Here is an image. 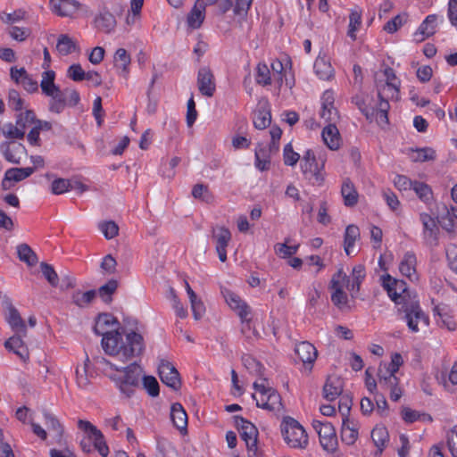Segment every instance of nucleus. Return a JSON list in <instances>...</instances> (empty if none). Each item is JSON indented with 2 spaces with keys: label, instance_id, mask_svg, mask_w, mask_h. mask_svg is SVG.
I'll return each mask as SVG.
<instances>
[{
  "label": "nucleus",
  "instance_id": "nucleus-1",
  "mask_svg": "<svg viewBox=\"0 0 457 457\" xmlns=\"http://www.w3.org/2000/svg\"><path fill=\"white\" fill-rule=\"evenodd\" d=\"M400 85V79L394 71L386 68L377 79L378 99L375 100L368 95H358L354 96L353 102L368 120L384 126L388 121V101L398 99Z\"/></svg>",
  "mask_w": 457,
  "mask_h": 457
},
{
  "label": "nucleus",
  "instance_id": "nucleus-2",
  "mask_svg": "<svg viewBox=\"0 0 457 457\" xmlns=\"http://www.w3.org/2000/svg\"><path fill=\"white\" fill-rule=\"evenodd\" d=\"M104 352L126 362L140 356L145 348L143 335L135 328L123 327L113 337H108L102 347Z\"/></svg>",
  "mask_w": 457,
  "mask_h": 457
},
{
  "label": "nucleus",
  "instance_id": "nucleus-3",
  "mask_svg": "<svg viewBox=\"0 0 457 457\" xmlns=\"http://www.w3.org/2000/svg\"><path fill=\"white\" fill-rule=\"evenodd\" d=\"M104 372L114 383L120 394L127 397L135 392L143 376V369L137 363L119 368L110 361H105Z\"/></svg>",
  "mask_w": 457,
  "mask_h": 457
},
{
  "label": "nucleus",
  "instance_id": "nucleus-4",
  "mask_svg": "<svg viewBox=\"0 0 457 457\" xmlns=\"http://www.w3.org/2000/svg\"><path fill=\"white\" fill-rule=\"evenodd\" d=\"M280 432L286 445L293 449L303 450L309 445V436L303 426L292 417H284Z\"/></svg>",
  "mask_w": 457,
  "mask_h": 457
},
{
  "label": "nucleus",
  "instance_id": "nucleus-5",
  "mask_svg": "<svg viewBox=\"0 0 457 457\" xmlns=\"http://www.w3.org/2000/svg\"><path fill=\"white\" fill-rule=\"evenodd\" d=\"M78 427L83 433L80 445L85 453H91L93 450H96L103 457H106L109 454V448L104 436L96 426L87 420H79Z\"/></svg>",
  "mask_w": 457,
  "mask_h": 457
},
{
  "label": "nucleus",
  "instance_id": "nucleus-6",
  "mask_svg": "<svg viewBox=\"0 0 457 457\" xmlns=\"http://www.w3.org/2000/svg\"><path fill=\"white\" fill-rule=\"evenodd\" d=\"M253 388L252 396L259 408L277 412L282 410L280 395L265 379L255 381Z\"/></svg>",
  "mask_w": 457,
  "mask_h": 457
},
{
  "label": "nucleus",
  "instance_id": "nucleus-7",
  "mask_svg": "<svg viewBox=\"0 0 457 457\" xmlns=\"http://www.w3.org/2000/svg\"><path fill=\"white\" fill-rule=\"evenodd\" d=\"M326 162L327 157L325 154L320 155L317 158L313 151L307 150L301 161V170L314 185L322 186L327 176L325 171Z\"/></svg>",
  "mask_w": 457,
  "mask_h": 457
},
{
  "label": "nucleus",
  "instance_id": "nucleus-8",
  "mask_svg": "<svg viewBox=\"0 0 457 457\" xmlns=\"http://www.w3.org/2000/svg\"><path fill=\"white\" fill-rule=\"evenodd\" d=\"M222 295L228 306L235 312L240 318L242 322V332L246 337H250L251 333L255 335L254 330L252 331L251 325V309L247 303L235 292L223 288Z\"/></svg>",
  "mask_w": 457,
  "mask_h": 457
},
{
  "label": "nucleus",
  "instance_id": "nucleus-9",
  "mask_svg": "<svg viewBox=\"0 0 457 457\" xmlns=\"http://www.w3.org/2000/svg\"><path fill=\"white\" fill-rule=\"evenodd\" d=\"M400 310L405 313L404 319L408 328L411 332L417 333L428 327L429 318L420 308L419 302L416 300V296H413L410 301L404 303Z\"/></svg>",
  "mask_w": 457,
  "mask_h": 457
},
{
  "label": "nucleus",
  "instance_id": "nucleus-10",
  "mask_svg": "<svg viewBox=\"0 0 457 457\" xmlns=\"http://www.w3.org/2000/svg\"><path fill=\"white\" fill-rule=\"evenodd\" d=\"M329 289L331 292V301L339 309H345L348 306V295L345 290L353 293L350 287V279L343 270H338L330 280Z\"/></svg>",
  "mask_w": 457,
  "mask_h": 457
},
{
  "label": "nucleus",
  "instance_id": "nucleus-11",
  "mask_svg": "<svg viewBox=\"0 0 457 457\" xmlns=\"http://www.w3.org/2000/svg\"><path fill=\"white\" fill-rule=\"evenodd\" d=\"M122 328L114 315L103 312L95 318L93 331L96 335L102 337L101 345L103 347L105 345L106 338L113 337V335L119 333Z\"/></svg>",
  "mask_w": 457,
  "mask_h": 457
},
{
  "label": "nucleus",
  "instance_id": "nucleus-12",
  "mask_svg": "<svg viewBox=\"0 0 457 457\" xmlns=\"http://www.w3.org/2000/svg\"><path fill=\"white\" fill-rule=\"evenodd\" d=\"M403 360L400 353H395L391 355L389 362H381L378 370V381L381 388L386 386L399 384V378L396 372L403 365Z\"/></svg>",
  "mask_w": 457,
  "mask_h": 457
},
{
  "label": "nucleus",
  "instance_id": "nucleus-13",
  "mask_svg": "<svg viewBox=\"0 0 457 457\" xmlns=\"http://www.w3.org/2000/svg\"><path fill=\"white\" fill-rule=\"evenodd\" d=\"M382 287L386 290L390 299L395 304L401 307L410 301L412 297L407 291L406 284L403 280L396 279L389 274H385L380 278Z\"/></svg>",
  "mask_w": 457,
  "mask_h": 457
},
{
  "label": "nucleus",
  "instance_id": "nucleus-14",
  "mask_svg": "<svg viewBox=\"0 0 457 457\" xmlns=\"http://www.w3.org/2000/svg\"><path fill=\"white\" fill-rule=\"evenodd\" d=\"M272 76L275 80L284 85L289 90L295 86V73L292 68V62L288 56H282L279 59L272 61L271 64Z\"/></svg>",
  "mask_w": 457,
  "mask_h": 457
},
{
  "label": "nucleus",
  "instance_id": "nucleus-15",
  "mask_svg": "<svg viewBox=\"0 0 457 457\" xmlns=\"http://www.w3.org/2000/svg\"><path fill=\"white\" fill-rule=\"evenodd\" d=\"M312 428L319 436L320 444L324 451L328 453H334L338 445L335 428L331 423L313 420Z\"/></svg>",
  "mask_w": 457,
  "mask_h": 457
},
{
  "label": "nucleus",
  "instance_id": "nucleus-16",
  "mask_svg": "<svg viewBox=\"0 0 457 457\" xmlns=\"http://www.w3.org/2000/svg\"><path fill=\"white\" fill-rule=\"evenodd\" d=\"M235 424L245 443L250 457L256 455L259 435L257 428L252 422L239 416L235 417Z\"/></svg>",
  "mask_w": 457,
  "mask_h": 457
},
{
  "label": "nucleus",
  "instance_id": "nucleus-17",
  "mask_svg": "<svg viewBox=\"0 0 457 457\" xmlns=\"http://www.w3.org/2000/svg\"><path fill=\"white\" fill-rule=\"evenodd\" d=\"M212 237L215 250L221 262L227 261V248L231 241V232L224 226H218L212 229Z\"/></svg>",
  "mask_w": 457,
  "mask_h": 457
},
{
  "label": "nucleus",
  "instance_id": "nucleus-18",
  "mask_svg": "<svg viewBox=\"0 0 457 457\" xmlns=\"http://www.w3.org/2000/svg\"><path fill=\"white\" fill-rule=\"evenodd\" d=\"M420 219L423 226L422 237L424 241L429 246L437 245L439 238L437 221L435 218L425 212L420 214Z\"/></svg>",
  "mask_w": 457,
  "mask_h": 457
},
{
  "label": "nucleus",
  "instance_id": "nucleus-19",
  "mask_svg": "<svg viewBox=\"0 0 457 457\" xmlns=\"http://www.w3.org/2000/svg\"><path fill=\"white\" fill-rule=\"evenodd\" d=\"M215 0H196L192 9L188 12L186 23L189 29H199L205 19V9L207 4H212Z\"/></svg>",
  "mask_w": 457,
  "mask_h": 457
},
{
  "label": "nucleus",
  "instance_id": "nucleus-20",
  "mask_svg": "<svg viewBox=\"0 0 457 457\" xmlns=\"http://www.w3.org/2000/svg\"><path fill=\"white\" fill-rule=\"evenodd\" d=\"M159 376L162 383L177 389L180 386L179 374L175 366L167 360L162 359L158 366Z\"/></svg>",
  "mask_w": 457,
  "mask_h": 457
},
{
  "label": "nucleus",
  "instance_id": "nucleus-21",
  "mask_svg": "<svg viewBox=\"0 0 457 457\" xmlns=\"http://www.w3.org/2000/svg\"><path fill=\"white\" fill-rule=\"evenodd\" d=\"M321 109L320 116L325 122H337L339 119V114L334 105L335 94L331 90H327L323 93L321 99Z\"/></svg>",
  "mask_w": 457,
  "mask_h": 457
},
{
  "label": "nucleus",
  "instance_id": "nucleus-22",
  "mask_svg": "<svg viewBox=\"0 0 457 457\" xmlns=\"http://www.w3.org/2000/svg\"><path fill=\"white\" fill-rule=\"evenodd\" d=\"M321 140L330 151H337L341 148L343 139L336 126V122H329L321 130Z\"/></svg>",
  "mask_w": 457,
  "mask_h": 457
},
{
  "label": "nucleus",
  "instance_id": "nucleus-23",
  "mask_svg": "<svg viewBox=\"0 0 457 457\" xmlns=\"http://www.w3.org/2000/svg\"><path fill=\"white\" fill-rule=\"evenodd\" d=\"M398 269L402 276L407 278L411 282L419 280V273L417 271V258L413 253L407 252L401 258Z\"/></svg>",
  "mask_w": 457,
  "mask_h": 457
},
{
  "label": "nucleus",
  "instance_id": "nucleus-24",
  "mask_svg": "<svg viewBox=\"0 0 457 457\" xmlns=\"http://www.w3.org/2000/svg\"><path fill=\"white\" fill-rule=\"evenodd\" d=\"M112 64L115 70V72L124 78L127 79L130 72L131 66V55L130 54L122 47L116 49L113 54Z\"/></svg>",
  "mask_w": 457,
  "mask_h": 457
},
{
  "label": "nucleus",
  "instance_id": "nucleus-25",
  "mask_svg": "<svg viewBox=\"0 0 457 457\" xmlns=\"http://www.w3.org/2000/svg\"><path fill=\"white\" fill-rule=\"evenodd\" d=\"M18 420L23 424H29L31 426L32 432L41 440H46L47 433L39 424L35 421V416L33 411L29 408L23 406L20 407L15 413Z\"/></svg>",
  "mask_w": 457,
  "mask_h": 457
},
{
  "label": "nucleus",
  "instance_id": "nucleus-26",
  "mask_svg": "<svg viewBox=\"0 0 457 457\" xmlns=\"http://www.w3.org/2000/svg\"><path fill=\"white\" fill-rule=\"evenodd\" d=\"M34 172V169L27 168H12L5 171L4 177L2 181V187L4 190H9L14 187L17 182H20Z\"/></svg>",
  "mask_w": 457,
  "mask_h": 457
},
{
  "label": "nucleus",
  "instance_id": "nucleus-27",
  "mask_svg": "<svg viewBox=\"0 0 457 457\" xmlns=\"http://www.w3.org/2000/svg\"><path fill=\"white\" fill-rule=\"evenodd\" d=\"M197 86L202 95L211 97L215 92L214 76L208 67H202L197 74Z\"/></svg>",
  "mask_w": 457,
  "mask_h": 457
},
{
  "label": "nucleus",
  "instance_id": "nucleus-28",
  "mask_svg": "<svg viewBox=\"0 0 457 457\" xmlns=\"http://www.w3.org/2000/svg\"><path fill=\"white\" fill-rule=\"evenodd\" d=\"M360 424L354 418H345L341 424V438L346 445H353L359 437Z\"/></svg>",
  "mask_w": 457,
  "mask_h": 457
},
{
  "label": "nucleus",
  "instance_id": "nucleus-29",
  "mask_svg": "<svg viewBox=\"0 0 457 457\" xmlns=\"http://www.w3.org/2000/svg\"><path fill=\"white\" fill-rule=\"evenodd\" d=\"M79 5L76 0H50L51 11L62 17L73 16L79 11Z\"/></svg>",
  "mask_w": 457,
  "mask_h": 457
},
{
  "label": "nucleus",
  "instance_id": "nucleus-30",
  "mask_svg": "<svg viewBox=\"0 0 457 457\" xmlns=\"http://www.w3.org/2000/svg\"><path fill=\"white\" fill-rule=\"evenodd\" d=\"M295 353L306 369L311 370L318 356L316 347L309 342H301L295 346Z\"/></svg>",
  "mask_w": 457,
  "mask_h": 457
},
{
  "label": "nucleus",
  "instance_id": "nucleus-31",
  "mask_svg": "<svg viewBox=\"0 0 457 457\" xmlns=\"http://www.w3.org/2000/svg\"><path fill=\"white\" fill-rule=\"evenodd\" d=\"M344 381L340 377L329 376L323 386V396L328 401L336 400L343 392Z\"/></svg>",
  "mask_w": 457,
  "mask_h": 457
},
{
  "label": "nucleus",
  "instance_id": "nucleus-32",
  "mask_svg": "<svg viewBox=\"0 0 457 457\" xmlns=\"http://www.w3.org/2000/svg\"><path fill=\"white\" fill-rule=\"evenodd\" d=\"M404 154L414 162H425L434 161L436 157V151L431 147H409Z\"/></svg>",
  "mask_w": 457,
  "mask_h": 457
},
{
  "label": "nucleus",
  "instance_id": "nucleus-33",
  "mask_svg": "<svg viewBox=\"0 0 457 457\" xmlns=\"http://www.w3.org/2000/svg\"><path fill=\"white\" fill-rule=\"evenodd\" d=\"M437 20L438 16L436 14L428 15L415 32L416 40L423 41L434 35L437 26Z\"/></svg>",
  "mask_w": 457,
  "mask_h": 457
},
{
  "label": "nucleus",
  "instance_id": "nucleus-34",
  "mask_svg": "<svg viewBox=\"0 0 457 457\" xmlns=\"http://www.w3.org/2000/svg\"><path fill=\"white\" fill-rule=\"evenodd\" d=\"M170 420L173 426L181 433L185 434L187 428V415L180 403H175L170 407Z\"/></svg>",
  "mask_w": 457,
  "mask_h": 457
},
{
  "label": "nucleus",
  "instance_id": "nucleus-35",
  "mask_svg": "<svg viewBox=\"0 0 457 457\" xmlns=\"http://www.w3.org/2000/svg\"><path fill=\"white\" fill-rule=\"evenodd\" d=\"M271 121V114L267 101H261L253 115V125L258 129H264Z\"/></svg>",
  "mask_w": 457,
  "mask_h": 457
},
{
  "label": "nucleus",
  "instance_id": "nucleus-36",
  "mask_svg": "<svg viewBox=\"0 0 457 457\" xmlns=\"http://www.w3.org/2000/svg\"><path fill=\"white\" fill-rule=\"evenodd\" d=\"M315 74L323 80H329L334 77L335 71L330 60L326 55H319L313 65Z\"/></svg>",
  "mask_w": 457,
  "mask_h": 457
},
{
  "label": "nucleus",
  "instance_id": "nucleus-37",
  "mask_svg": "<svg viewBox=\"0 0 457 457\" xmlns=\"http://www.w3.org/2000/svg\"><path fill=\"white\" fill-rule=\"evenodd\" d=\"M436 323L448 330H454L456 328V322L453 318L452 311L446 305H437L435 310Z\"/></svg>",
  "mask_w": 457,
  "mask_h": 457
},
{
  "label": "nucleus",
  "instance_id": "nucleus-38",
  "mask_svg": "<svg viewBox=\"0 0 457 457\" xmlns=\"http://www.w3.org/2000/svg\"><path fill=\"white\" fill-rule=\"evenodd\" d=\"M4 316L7 323L10 325L12 329L16 333H21L26 331V325L21 319L17 309L12 304H7L4 310Z\"/></svg>",
  "mask_w": 457,
  "mask_h": 457
},
{
  "label": "nucleus",
  "instance_id": "nucleus-39",
  "mask_svg": "<svg viewBox=\"0 0 457 457\" xmlns=\"http://www.w3.org/2000/svg\"><path fill=\"white\" fill-rule=\"evenodd\" d=\"M400 415L406 424H411L417 421L424 423L432 421V418L429 414L413 410L409 406H403L400 410Z\"/></svg>",
  "mask_w": 457,
  "mask_h": 457
},
{
  "label": "nucleus",
  "instance_id": "nucleus-40",
  "mask_svg": "<svg viewBox=\"0 0 457 457\" xmlns=\"http://www.w3.org/2000/svg\"><path fill=\"white\" fill-rule=\"evenodd\" d=\"M76 383L80 388H87L90 385L92 372L90 370V361L86 357L82 364H79L75 370Z\"/></svg>",
  "mask_w": 457,
  "mask_h": 457
},
{
  "label": "nucleus",
  "instance_id": "nucleus-41",
  "mask_svg": "<svg viewBox=\"0 0 457 457\" xmlns=\"http://www.w3.org/2000/svg\"><path fill=\"white\" fill-rule=\"evenodd\" d=\"M341 195L344 200V204L347 207H353L357 204L359 200V194L349 179H345L341 186Z\"/></svg>",
  "mask_w": 457,
  "mask_h": 457
},
{
  "label": "nucleus",
  "instance_id": "nucleus-42",
  "mask_svg": "<svg viewBox=\"0 0 457 457\" xmlns=\"http://www.w3.org/2000/svg\"><path fill=\"white\" fill-rule=\"evenodd\" d=\"M4 347L15 353L21 360L27 361L29 359V350L23 340L18 337L13 336L4 343Z\"/></svg>",
  "mask_w": 457,
  "mask_h": 457
},
{
  "label": "nucleus",
  "instance_id": "nucleus-43",
  "mask_svg": "<svg viewBox=\"0 0 457 457\" xmlns=\"http://www.w3.org/2000/svg\"><path fill=\"white\" fill-rule=\"evenodd\" d=\"M371 439L376 448L381 453L389 442V433L386 427L381 423L377 424L371 431Z\"/></svg>",
  "mask_w": 457,
  "mask_h": 457
},
{
  "label": "nucleus",
  "instance_id": "nucleus-44",
  "mask_svg": "<svg viewBox=\"0 0 457 457\" xmlns=\"http://www.w3.org/2000/svg\"><path fill=\"white\" fill-rule=\"evenodd\" d=\"M185 286L194 318L200 320L205 313V306L202 299L198 297L187 282L185 283Z\"/></svg>",
  "mask_w": 457,
  "mask_h": 457
},
{
  "label": "nucleus",
  "instance_id": "nucleus-45",
  "mask_svg": "<svg viewBox=\"0 0 457 457\" xmlns=\"http://www.w3.org/2000/svg\"><path fill=\"white\" fill-rule=\"evenodd\" d=\"M55 72L52 70H46L42 73L40 87L42 92L47 96H55L60 93V88L54 83Z\"/></svg>",
  "mask_w": 457,
  "mask_h": 457
},
{
  "label": "nucleus",
  "instance_id": "nucleus-46",
  "mask_svg": "<svg viewBox=\"0 0 457 457\" xmlns=\"http://www.w3.org/2000/svg\"><path fill=\"white\" fill-rule=\"evenodd\" d=\"M1 152L6 160L18 163L25 152V148L21 144L7 143L1 145Z\"/></svg>",
  "mask_w": 457,
  "mask_h": 457
},
{
  "label": "nucleus",
  "instance_id": "nucleus-47",
  "mask_svg": "<svg viewBox=\"0 0 457 457\" xmlns=\"http://www.w3.org/2000/svg\"><path fill=\"white\" fill-rule=\"evenodd\" d=\"M299 246V244H293L290 238H287L283 243H277L274 245V252L279 258L287 259L295 255Z\"/></svg>",
  "mask_w": 457,
  "mask_h": 457
},
{
  "label": "nucleus",
  "instance_id": "nucleus-48",
  "mask_svg": "<svg viewBox=\"0 0 457 457\" xmlns=\"http://www.w3.org/2000/svg\"><path fill=\"white\" fill-rule=\"evenodd\" d=\"M360 237L359 228L355 225H349L345 228V251L347 255H350L354 251L356 241Z\"/></svg>",
  "mask_w": 457,
  "mask_h": 457
},
{
  "label": "nucleus",
  "instance_id": "nucleus-49",
  "mask_svg": "<svg viewBox=\"0 0 457 457\" xmlns=\"http://www.w3.org/2000/svg\"><path fill=\"white\" fill-rule=\"evenodd\" d=\"M56 49L62 55L71 54L78 50L76 41L68 35L62 34L59 36Z\"/></svg>",
  "mask_w": 457,
  "mask_h": 457
},
{
  "label": "nucleus",
  "instance_id": "nucleus-50",
  "mask_svg": "<svg viewBox=\"0 0 457 457\" xmlns=\"http://www.w3.org/2000/svg\"><path fill=\"white\" fill-rule=\"evenodd\" d=\"M43 417L46 428L54 435L56 442H60L63 433L60 421L53 414L46 411L43 413Z\"/></svg>",
  "mask_w": 457,
  "mask_h": 457
},
{
  "label": "nucleus",
  "instance_id": "nucleus-51",
  "mask_svg": "<svg viewBox=\"0 0 457 457\" xmlns=\"http://www.w3.org/2000/svg\"><path fill=\"white\" fill-rule=\"evenodd\" d=\"M442 228L448 233H454L457 227V207L447 209L445 216L442 218Z\"/></svg>",
  "mask_w": 457,
  "mask_h": 457
},
{
  "label": "nucleus",
  "instance_id": "nucleus-52",
  "mask_svg": "<svg viewBox=\"0 0 457 457\" xmlns=\"http://www.w3.org/2000/svg\"><path fill=\"white\" fill-rule=\"evenodd\" d=\"M366 276L364 266L358 264L353 268L350 279V287L353 293H357L360 289V285Z\"/></svg>",
  "mask_w": 457,
  "mask_h": 457
},
{
  "label": "nucleus",
  "instance_id": "nucleus-53",
  "mask_svg": "<svg viewBox=\"0 0 457 457\" xmlns=\"http://www.w3.org/2000/svg\"><path fill=\"white\" fill-rule=\"evenodd\" d=\"M395 445L398 457H409L411 444L410 436L406 433H399Z\"/></svg>",
  "mask_w": 457,
  "mask_h": 457
},
{
  "label": "nucleus",
  "instance_id": "nucleus-54",
  "mask_svg": "<svg viewBox=\"0 0 457 457\" xmlns=\"http://www.w3.org/2000/svg\"><path fill=\"white\" fill-rule=\"evenodd\" d=\"M29 128L30 130L27 137L28 141L29 144L36 145H38L40 131L50 129V124L46 121L37 120V122Z\"/></svg>",
  "mask_w": 457,
  "mask_h": 457
},
{
  "label": "nucleus",
  "instance_id": "nucleus-55",
  "mask_svg": "<svg viewBox=\"0 0 457 457\" xmlns=\"http://www.w3.org/2000/svg\"><path fill=\"white\" fill-rule=\"evenodd\" d=\"M417 196L424 203H429L433 198V193L428 185L424 182L414 180L413 187L411 188Z\"/></svg>",
  "mask_w": 457,
  "mask_h": 457
},
{
  "label": "nucleus",
  "instance_id": "nucleus-56",
  "mask_svg": "<svg viewBox=\"0 0 457 457\" xmlns=\"http://www.w3.org/2000/svg\"><path fill=\"white\" fill-rule=\"evenodd\" d=\"M361 25V12L359 9L352 10L349 16V28L348 36L352 39L356 38V32L360 29Z\"/></svg>",
  "mask_w": 457,
  "mask_h": 457
},
{
  "label": "nucleus",
  "instance_id": "nucleus-57",
  "mask_svg": "<svg viewBox=\"0 0 457 457\" xmlns=\"http://www.w3.org/2000/svg\"><path fill=\"white\" fill-rule=\"evenodd\" d=\"M192 195L195 199L210 204L214 200L213 195L207 186L203 184H196L192 189Z\"/></svg>",
  "mask_w": 457,
  "mask_h": 457
},
{
  "label": "nucleus",
  "instance_id": "nucleus-58",
  "mask_svg": "<svg viewBox=\"0 0 457 457\" xmlns=\"http://www.w3.org/2000/svg\"><path fill=\"white\" fill-rule=\"evenodd\" d=\"M96 295L95 290L77 291L72 295V302L79 307H86L95 299Z\"/></svg>",
  "mask_w": 457,
  "mask_h": 457
},
{
  "label": "nucleus",
  "instance_id": "nucleus-59",
  "mask_svg": "<svg viewBox=\"0 0 457 457\" xmlns=\"http://www.w3.org/2000/svg\"><path fill=\"white\" fill-rule=\"evenodd\" d=\"M17 253L20 260L26 262L29 266H33L37 262L36 254L27 245H19L17 247Z\"/></svg>",
  "mask_w": 457,
  "mask_h": 457
},
{
  "label": "nucleus",
  "instance_id": "nucleus-60",
  "mask_svg": "<svg viewBox=\"0 0 457 457\" xmlns=\"http://www.w3.org/2000/svg\"><path fill=\"white\" fill-rule=\"evenodd\" d=\"M255 80L258 84L267 86L270 84V71L267 64L259 63L256 67Z\"/></svg>",
  "mask_w": 457,
  "mask_h": 457
},
{
  "label": "nucleus",
  "instance_id": "nucleus-61",
  "mask_svg": "<svg viewBox=\"0 0 457 457\" xmlns=\"http://www.w3.org/2000/svg\"><path fill=\"white\" fill-rule=\"evenodd\" d=\"M118 282L114 279L108 281L106 284L100 287L98 295L104 303H110L112 295L116 291Z\"/></svg>",
  "mask_w": 457,
  "mask_h": 457
},
{
  "label": "nucleus",
  "instance_id": "nucleus-62",
  "mask_svg": "<svg viewBox=\"0 0 457 457\" xmlns=\"http://www.w3.org/2000/svg\"><path fill=\"white\" fill-rule=\"evenodd\" d=\"M254 159V166L258 170L265 171L270 169V160L264 150H256Z\"/></svg>",
  "mask_w": 457,
  "mask_h": 457
},
{
  "label": "nucleus",
  "instance_id": "nucleus-63",
  "mask_svg": "<svg viewBox=\"0 0 457 457\" xmlns=\"http://www.w3.org/2000/svg\"><path fill=\"white\" fill-rule=\"evenodd\" d=\"M37 122L35 114L33 112L25 110L21 111L17 116V125L21 126L24 130L26 128H29Z\"/></svg>",
  "mask_w": 457,
  "mask_h": 457
},
{
  "label": "nucleus",
  "instance_id": "nucleus-64",
  "mask_svg": "<svg viewBox=\"0 0 457 457\" xmlns=\"http://www.w3.org/2000/svg\"><path fill=\"white\" fill-rule=\"evenodd\" d=\"M447 447L453 457H457V425L446 432Z\"/></svg>",
  "mask_w": 457,
  "mask_h": 457
}]
</instances>
